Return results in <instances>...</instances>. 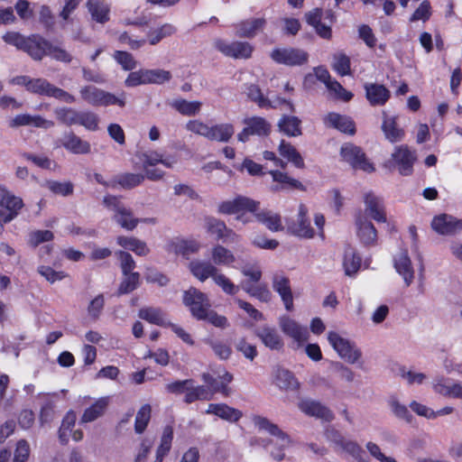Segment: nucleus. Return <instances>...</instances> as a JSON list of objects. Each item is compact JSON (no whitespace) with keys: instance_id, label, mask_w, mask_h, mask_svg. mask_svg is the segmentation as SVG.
<instances>
[{"instance_id":"nucleus-1","label":"nucleus","mask_w":462,"mask_h":462,"mask_svg":"<svg viewBox=\"0 0 462 462\" xmlns=\"http://www.w3.org/2000/svg\"><path fill=\"white\" fill-rule=\"evenodd\" d=\"M251 421L258 432L268 434L267 438H254L251 444L263 448L275 460L284 459L285 450L291 444L290 436L264 416L254 414L251 417Z\"/></svg>"},{"instance_id":"nucleus-2","label":"nucleus","mask_w":462,"mask_h":462,"mask_svg":"<svg viewBox=\"0 0 462 462\" xmlns=\"http://www.w3.org/2000/svg\"><path fill=\"white\" fill-rule=\"evenodd\" d=\"M314 222L317 226L318 232L310 225V220L308 217V208L304 204L299 206L296 219L287 222V230L290 234L304 239H311L316 235L324 238V225L325 217L322 214H316Z\"/></svg>"},{"instance_id":"nucleus-3","label":"nucleus","mask_w":462,"mask_h":462,"mask_svg":"<svg viewBox=\"0 0 462 462\" xmlns=\"http://www.w3.org/2000/svg\"><path fill=\"white\" fill-rule=\"evenodd\" d=\"M103 203L113 212L112 219L123 229L132 231L140 223V218L134 217L132 208L127 207L121 198L107 195L104 197Z\"/></svg>"},{"instance_id":"nucleus-4","label":"nucleus","mask_w":462,"mask_h":462,"mask_svg":"<svg viewBox=\"0 0 462 462\" xmlns=\"http://www.w3.org/2000/svg\"><path fill=\"white\" fill-rule=\"evenodd\" d=\"M79 93L81 98L93 106H108L116 105L120 107H124L125 106L126 95L125 92L116 96L110 92L89 85L81 88Z\"/></svg>"},{"instance_id":"nucleus-5","label":"nucleus","mask_w":462,"mask_h":462,"mask_svg":"<svg viewBox=\"0 0 462 462\" xmlns=\"http://www.w3.org/2000/svg\"><path fill=\"white\" fill-rule=\"evenodd\" d=\"M328 340L341 359L351 365L359 363L362 351L354 342L335 331L328 333Z\"/></svg>"},{"instance_id":"nucleus-6","label":"nucleus","mask_w":462,"mask_h":462,"mask_svg":"<svg viewBox=\"0 0 462 462\" xmlns=\"http://www.w3.org/2000/svg\"><path fill=\"white\" fill-rule=\"evenodd\" d=\"M141 160L145 176L151 180H159L163 178L164 171L153 167L161 163L166 168H172L177 160L173 156H164L157 151H148L142 154Z\"/></svg>"},{"instance_id":"nucleus-7","label":"nucleus","mask_w":462,"mask_h":462,"mask_svg":"<svg viewBox=\"0 0 462 462\" xmlns=\"http://www.w3.org/2000/svg\"><path fill=\"white\" fill-rule=\"evenodd\" d=\"M171 79V73L162 69H139L129 73L125 80V85L134 88L140 85H161Z\"/></svg>"},{"instance_id":"nucleus-8","label":"nucleus","mask_w":462,"mask_h":462,"mask_svg":"<svg viewBox=\"0 0 462 462\" xmlns=\"http://www.w3.org/2000/svg\"><path fill=\"white\" fill-rule=\"evenodd\" d=\"M260 202L247 197L239 196L232 200L223 201L218 205V212L222 214H237L236 219L246 224L250 219L244 211L255 212L259 209Z\"/></svg>"},{"instance_id":"nucleus-9","label":"nucleus","mask_w":462,"mask_h":462,"mask_svg":"<svg viewBox=\"0 0 462 462\" xmlns=\"http://www.w3.org/2000/svg\"><path fill=\"white\" fill-rule=\"evenodd\" d=\"M278 325L282 332L291 338L297 346H302L310 337V332L307 327L300 324L288 315H282L278 319Z\"/></svg>"},{"instance_id":"nucleus-10","label":"nucleus","mask_w":462,"mask_h":462,"mask_svg":"<svg viewBox=\"0 0 462 462\" xmlns=\"http://www.w3.org/2000/svg\"><path fill=\"white\" fill-rule=\"evenodd\" d=\"M183 302L189 307L192 316L198 320L205 317V313L211 308V303L204 292L196 288H190L184 292Z\"/></svg>"},{"instance_id":"nucleus-11","label":"nucleus","mask_w":462,"mask_h":462,"mask_svg":"<svg viewBox=\"0 0 462 462\" xmlns=\"http://www.w3.org/2000/svg\"><path fill=\"white\" fill-rule=\"evenodd\" d=\"M270 57L276 63L291 67L301 66L309 60L307 51L292 47L276 48L272 51Z\"/></svg>"},{"instance_id":"nucleus-12","label":"nucleus","mask_w":462,"mask_h":462,"mask_svg":"<svg viewBox=\"0 0 462 462\" xmlns=\"http://www.w3.org/2000/svg\"><path fill=\"white\" fill-rule=\"evenodd\" d=\"M213 45L216 50L220 51L226 57L234 59H248L253 52V46L246 42H228L222 39L214 41Z\"/></svg>"},{"instance_id":"nucleus-13","label":"nucleus","mask_w":462,"mask_h":462,"mask_svg":"<svg viewBox=\"0 0 462 462\" xmlns=\"http://www.w3.org/2000/svg\"><path fill=\"white\" fill-rule=\"evenodd\" d=\"M342 159L349 163L354 169H359L366 172H372L374 168L367 161L361 148L353 143H345L340 149Z\"/></svg>"},{"instance_id":"nucleus-14","label":"nucleus","mask_w":462,"mask_h":462,"mask_svg":"<svg viewBox=\"0 0 462 462\" xmlns=\"http://www.w3.org/2000/svg\"><path fill=\"white\" fill-rule=\"evenodd\" d=\"M23 207L21 198L0 187V217H3L4 223H9L16 217Z\"/></svg>"},{"instance_id":"nucleus-15","label":"nucleus","mask_w":462,"mask_h":462,"mask_svg":"<svg viewBox=\"0 0 462 462\" xmlns=\"http://www.w3.org/2000/svg\"><path fill=\"white\" fill-rule=\"evenodd\" d=\"M417 160L414 151L406 145H399L392 153V161L400 174L409 176L413 171V164Z\"/></svg>"},{"instance_id":"nucleus-16","label":"nucleus","mask_w":462,"mask_h":462,"mask_svg":"<svg viewBox=\"0 0 462 462\" xmlns=\"http://www.w3.org/2000/svg\"><path fill=\"white\" fill-rule=\"evenodd\" d=\"M356 235L365 246H373L377 241V231L371 221L366 217L358 212L355 217Z\"/></svg>"},{"instance_id":"nucleus-17","label":"nucleus","mask_w":462,"mask_h":462,"mask_svg":"<svg viewBox=\"0 0 462 462\" xmlns=\"http://www.w3.org/2000/svg\"><path fill=\"white\" fill-rule=\"evenodd\" d=\"M365 210L362 212L366 217H370L378 223L386 222V213L383 200L374 192L368 191L364 195Z\"/></svg>"},{"instance_id":"nucleus-18","label":"nucleus","mask_w":462,"mask_h":462,"mask_svg":"<svg viewBox=\"0 0 462 462\" xmlns=\"http://www.w3.org/2000/svg\"><path fill=\"white\" fill-rule=\"evenodd\" d=\"M245 127L237 134L240 142H246L250 135L264 136L271 131V125L263 117L253 116L245 119Z\"/></svg>"},{"instance_id":"nucleus-19","label":"nucleus","mask_w":462,"mask_h":462,"mask_svg":"<svg viewBox=\"0 0 462 462\" xmlns=\"http://www.w3.org/2000/svg\"><path fill=\"white\" fill-rule=\"evenodd\" d=\"M272 285L276 291L288 311L293 310V294L291 288V282L288 277L282 273H274L272 278Z\"/></svg>"},{"instance_id":"nucleus-20","label":"nucleus","mask_w":462,"mask_h":462,"mask_svg":"<svg viewBox=\"0 0 462 462\" xmlns=\"http://www.w3.org/2000/svg\"><path fill=\"white\" fill-rule=\"evenodd\" d=\"M14 85L24 86L25 88L33 94L49 97L52 84L44 79H31L27 76H17L11 79Z\"/></svg>"},{"instance_id":"nucleus-21","label":"nucleus","mask_w":462,"mask_h":462,"mask_svg":"<svg viewBox=\"0 0 462 462\" xmlns=\"http://www.w3.org/2000/svg\"><path fill=\"white\" fill-rule=\"evenodd\" d=\"M434 392L444 397L462 400V383L445 377H437L432 382Z\"/></svg>"},{"instance_id":"nucleus-22","label":"nucleus","mask_w":462,"mask_h":462,"mask_svg":"<svg viewBox=\"0 0 462 462\" xmlns=\"http://www.w3.org/2000/svg\"><path fill=\"white\" fill-rule=\"evenodd\" d=\"M365 97L373 106H382L391 97V92L382 84L366 83L365 85Z\"/></svg>"},{"instance_id":"nucleus-23","label":"nucleus","mask_w":462,"mask_h":462,"mask_svg":"<svg viewBox=\"0 0 462 462\" xmlns=\"http://www.w3.org/2000/svg\"><path fill=\"white\" fill-rule=\"evenodd\" d=\"M11 127L33 126L42 129H50L54 125L51 120H47L39 115L20 114L15 116L9 123Z\"/></svg>"},{"instance_id":"nucleus-24","label":"nucleus","mask_w":462,"mask_h":462,"mask_svg":"<svg viewBox=\"0 0 462 462\" xmlns=\"http://www.w3.org/2000/svg\"><path fill=\"white\" fill-rule=\"evenodd\" d=\"M60 144L73 154H88L91 150V145L88 141L81 139L72 132L63 134Z\"/></svg>"},{"instance_id":"nucleus-25","label":"nucleus","mask_w":462,"mask_h":462,"mask_svg":"<svg viewBox=\"0 0 462 462\" xmlns=\"http://www.w3.org/2000/svg\"><path fill=\"white\" fill-rule=\"evenodd\" d=\"M266 20L263 17L250 18L235 25L236 33L239 37L254 38L265 27Z\"/></svg>"},{"instance_id":"nucleus-26","label":"nucleus","mask_w":462,"mask_h":462,"mask_svg":"<svg viewBox=\"0 0 462 462\" xmlns=\"http://www.w3.org/2000/svg\"><path fill=\"white\" fill-rule=\"evenodd\" d=\"M382 131L384 137L391 143H398L403 140L405 132L401 128L396 122L395 116H389L385 112H383Z\"/></svg>"},{"instance_id":"nucleus-27","label":"nucleus","mask_w":462,"mask_h":462,"mask_svg":"<svg viewBox=\"0 0 462 462\" xmlns=\"http://www.w3.org/2000/svg\"><path fill=\"white\" fill-rule=\"evenodd\" d=\"M86 6L94 22L104 24L109 21L110 5L105 0H88Z\"/></svg>"},{"instance_id":"nucleus-28","label":"nucleus","mask_w":462,"mask_h":462,"mask_svg":"<svg viewBox=\"0 0 462 462\" xmlns=\"http://www.w3.org/2000/svg\"><path fill=\"white\" fill-rule=\"evenodd\" d=\"M256 335L262 343L272 350H281L283 347L281 335L273 327L264 325L258 328Z\"/></svg>"},{"instance_id":"nucleus-29","label":"nucleus","mask_w":462,"mask_h":462,"mask_svg":"<svg viewBox=\"0 0 462 462\" xmlns=\"http://www.w3.org/2000/svg\"><path fill=\"white\" fill-rule=\"evenodd\" d=\"M50 42L37 34L28 36L23 51L27 52L34 60H42L47 55Z\"/></svg>"},{"instance_id":"nucleus-30","label":"nucleus","mask_w":462,"mask_h":462,"mask_svg":"<svg viewBox=\"0 0 462 462\" xmlns=\"http://www.w3.org/2000/svg\"><path fill=\"white\" fill-rule=\"evenodd\" d=\"M394 268L402 277L405 285L410 286L414 280V270L406 251L401 252L394 258Z\"/></svg>"},{"instance_id":"nucleus-31","label":"nucleus","mask_w":462,"mask_h":462,"mask_svg":"<svg viewBox=\"0 0 462 462\" xmlns=\"http://www.w3.org/2000/svg\"><path fill=\"white\" fill-rule=\"evenodd\" d=\"M432 228L441 235H451L462 229V224L451 216L441 215L433 218Z\"/></svg>"},{"instance_id":"nucleus-32","label":"nucleus","mask_w":462,"mask_h":462,"mask_svg":"<svg viewBox=\"0 0 462 462\" xmlns=\"http://www.w3.org/2000/svg\"><path fill=\"white\" fill-rule=\"evenodd\" d=\"M116 244L125 250L132 251L136 255L146 256L150 253L147 244L134 236H118Z\"/></svg>"},{"instance_id":"nucleus-33","label":"nucleus","mask_w":462,"mask_h":462,"mask_svg":"<svg viewBox=\"0 0 462 462\" xmlns=\"http://www.w3.org/2000/svg\"><path fill=\"white\" fill-rule=\"evenodd\" d=\"M200 246L199 242L193 239L174 238L167 245V251L176 254L189 255L197 253Z\"/></svg>"},{"instance_id":"nucleus-34","label":"nucleus","mask_w":462,"mask_h":462,"mask_svg":"<svg viewBox=\"0 0 462 462\" xmlns=\"http://www.w3.org/2000/svg\"><path fill=\"white\" fill-rule=\"evenodd\" d=\"M256 220L265 226L272 232H278L283 229L281 216L269 209L256 210L253 212Z\"/></svg>"},{"instance_id":"nucleus-35","label":"nucleus","mask_w":462,"mask_h":462,"mask_svg":"<svg viewBox=\"0 0 462 462\" xmlns=\"http://www.w3.org/2000/svg\"><path fill=\"white\" fill-rule=\"evenodd\" d=\"M189 270L200 282H204L208 278L213 279L218 272V269L213 263L201 260H194L190 262Z\"/></svg>"},{"instance_id":"nucleus-36","label":"nucleus","mask_w":462,"mask_h":462,"mask_svg":"<svg viewBox=\"0 0 462 462\" xmlns=\"http://www.w3.org/2000/svg\"><path fill=\"white\" fill-rule=\"evenodd\" d=\"M138 317L151 324L161 327H168L171 322L168 320L165 312L160 308L144 307L140 309Z\"/></svg>"},{"instance_id":"nucleus-37","label":"nucleus","mask_w":462,"mask_h":462,"mask_svg":"<svg viewBox=\"0 0 462 462\" xmlns=\"http://www.w3.org/2000/svg\"><path fill=\"white\" fill-rule=\"evenodd\" d=\"M206 412L208 414H214L230 422H236L242 417V412L239 410L224 403H210Z\"/></svg>"},{"instance_id":"nucleus-38","label":"nucleus","mask_w":462,"mask_h":462,"mask_svg":"<svg viewBox=\"0 0 462 462\" xmlns=\"http://www.w3.org/2000/svg\"><path fill=\"white\" fill-rule=\"evenodd\" d=\"M300 407L306 414L315 416L326 421H331L334 419L332 411L319 402L306 401L302 402Z\"/></svg>"},{"instance_id":"nucleus-39","label":"nucleus","mask_w":462,"mask_h":462,"mask_svg":"<svg viewBox=\"0 0 462 462\" xmlns=\"http://www.w3.org/2000/svg\"><path fill=\"white\" fill-rule=\"evenodd\" d=\"M235 134V127L230 123H220L210 125L209 141L227 143Z\"/></svg>"},{"instance_id":"nucleus-40","label":"nucleus","mask_w":462,"mask_h":462,"mask_svg":"<svg viewBox=\"0 0 462 462\" xmlns=\"http://www.w3.org/2000/svg\"><path fill=\"white\" fill-rule=\"evenodd\" d=\"M274 383L282 390H296L300 385L293 374L282 367L274 370Z\"/></svg>"},{"instance_id":"nucleus-41","label":"nucleus","mask_w":462,"mask_h":462,"mask_svg":"<svg viewBox=\"0 0 462 462\" xmlns=\"http://www.w3.org/2000/svg\"><path fill=\"white\" fill-rule=\"evenodd\" d=\"M326 122L342 133L353 134L356 131L354 122L346 116L330 113L327 116Z\"/></svg>"},{"instance_id":"nucleus-42","label":"nucleus","mask_w":462,"mask_h":462,"mask_svg":"<svg viewBox=\"0 0 462 462\" xmlns=\"http://www.w3.org/2000/svg\"><path fill=\"white\" fill-rule=\"evenodd\" d=\"M278 151L282 157L291 162L296 168H304L305 164L302 156L290 143L284 140L281 141Z\"/></svg>"},{"instance_id":"nucleus-43","label":"nucleus","mask_w":462,"mask_h":462,"mask_svg":"<svg viewBox=\"0 0 462 462\" xmlns=\"http://www.w3.org/2000/svg\"><path fill=\"white\" fill-rule=\"evenodd\" d=\"M109 403V397H102L84 411L81 422H91L98 419L105 412Z\"/></svg>"},{"instance_id":"nucleus-44","label":"nucleus","mask_w":462,"mask_h":462,"mask_svg":"<svg viewBox=\"0 0 462 462\" xmlns=\"http://www.w3.org/2000/svg\"><path fill=\"white\" fill-rule=\"evenodd\" d=\"M343 266L345 273L348 276L355 275L361 267V257L356 249L348 246L345 250Z\"/></svg>"},{"instance_id":"nucleus-45","label":"nucleus","mask_w":462,"mask_h":462,"mask_svg":"<svg viewBox=\"0 0 462 462\" xmlns=\"http://www.w3.org/2000/svg\"><path fill=\"white\" fill-rule=\"evenodd\" d=\"M300 120L296 116H284L278 122L280 132L288 136H299L301 134Z\"/></svg>"},{"instance_id":"nucleus-46","label":"nucleus","mask_w":462,"mask_h":462,"mask_svg":"<svg viewBox=\"0 0 462 462\" xmlns=\"http://www.w3.org/2000/svg\"><path fill=\"white\" fill-rule=\"evenodd\" d=\"M243 289L251 297H254L262 302L267 303L272 300V292L264 283L252 284L245 282L243 285Z\"/></svg>"},{"instance_id":"nucleus-47","label":"nucleus","mask_w":462,"mask_h":462,"mask_svg":"<svg viewBox=\"0 0 462 462\" xmlns=\"http://www.w3.org/2000/svg\"><path fill=\"white\" fill-rule=\"evenodd\" d=\"M219 378L221 379V382L217 383L216 379L204 374L205 382L214 393H221L225 396H227L229 394V388L227 385L233 380V375L230 373L224 371L222 374H219Z\"/></svg>"},{"instance_id":"nucleus-48","label":"nucleus","mask_w":462,"mask_h":462,"mask_svg":"<svg viewBox=\"0 0 462 462\" xmlns=\"http://www.w3.org/2000/svg\"><path fill=\"white\" fill-rule=\"evenodd\" d=\"M173 439V430L171 426H166L163 430L161 443L156 450V455L153 462H162L164 457L169 453L171 448Z\"/></svg>"},{"instance_id":"nucleus-49","label":"nucleus","mask_w":462,"mask_h":462,"mask_svg":"<svg viewBox=\"0 0 462 462\" xmlns=\"http://www.w3.org/2000/svg\"><path fill=\"white\" fill-rule=\"evenodd\" d=\"M201 102L188 101L186 99L178 98L171 102V106L183 116H192L200 111Z\"/></svg>"},{"instance_id":"nucleus-50","label":"nucleus","mask_w":462,"mask_h":462,"mask_svg":"<svg viewBox=\"0 0 462 462\" xmlns=\"http://www.w3.org/2000/svg\"><path fill=\"white\" fill-rule=\"evenodd\" d=\"M211 257L215 264L229 266L236 261L234 254L223 245H217L212 248Z\"/></svg>"},{"instance_id":"nucleus-51","label":"nucleus","mask_w":462,"mask_h":462,"mask_svg":"<svg viewBox=\"0 0 462 462\" xmlns=\"http://www.w3.org/2000/svg\"><path fill=\"white\" fill-rule=\"evenodd\" d=\"M215 393L210 388L200 385L193 387L189 385L185 394V402L188 403L193 402L196 400H210Z\"/></svg>"},{"instance_id":"nucleus-52","label":"nucleus","mask_w":462,"mask_h":462,"mask_svg":"<svg viewBox=\"0 0 462 462\" xmlns=\"http://www.w3.org/2000/svg\"><path fill=\"white\" fill-rule=\"evenodd\" d=\"M387 404L395 417L403 420L406 422L411 421L412 415L410 413L408 408L404 404L401 403L395 395H392L388 398Z\"/></svg>"},{"instance_id":"nucleus-53","label":"nucleus","mask_w":462,"mask_h":462,"mask_svg":"<svg viewBox=\"0 0 462 462\" xmlns=\"http://www.w3.org/2000/svg\"><path fill=\"white\" fill-rule=\"evenodd\" d=\"M76 420V413L72 411H68L63 418L59 430V438L61 443L66 444L69 441V437L71 434Z\"/></svg>"},{"instance_id":"nucleus-54","label":"nucleus","mask_w":462,"mask_h":462,"mask_svg":"<svg viewBox=\"0 0 462 462\" xmlns=\"http://www.w3.org/2000/svg\"><path fill=\"white\" fill-rule=\"evenodd\" d=\"M77 125L88 131L96 132L99 129V116L91 111H79Z\"/></svg>"},{"instance_id":"nucleus-55","label":"nucleus","mask_w":462,"mask_h":462,"mask_svg":"<svg viewBox=\"0 0 462 462\" xmlns=\"http://www.w3.org/2000/svg\"><path fill=\"white\" fill-rule=\"evenodd\" d=\"M176 28L171 23H165L159 28L152 30L148 33V41L150 44L155 45L162 39L169 37L175 33Z\"/></svg>"},{"instance_id":"nucleus-56","label":"nucleus","mask_w":462,"mask_h":462,"mask_svg":"<svg viewBox=\"0 0 462 462\" xmlns=\"http://www.w3.org/2000/svg\"><path fill=\"white\" fill-rule=\"evenodd\" d=\"M247 97L254 102H255L260 107H275L276 105L263 97L261 89L256 85H250L246 89Z\"/></svg>"},{"instance_id":"nucleus-57","label":"nucleus","mask_w":462,"mask_h":462,"mask_svg":"<svg viewBox=\"0 0 462 462\" xmlns=\"http://www.w3.org/2000/svg\"><path fill=\"white\" fill-rule=\"evenodd\" d=\"M54 114H55L57 119L60 123H62L68 126L78 124L79 111H77L73 108H69V107L57 108V109H55Z\"/></svg>"},{"instance_id":"nucleus-58","label":"nucleus","mask_w":462,"mask_h":462,"mask_svg":"<svg viewBox=\"0 0 462 462\" xmlns=\"http://www.w3.org/2000/svg\"><path fill=\"white\" fill-rule=\"evenodd\" d=\"M152 408L149 404L143 405L135 417L134 430L141 434L146 429L151 419Z\"/></svg>"},{"instance_id":"nucleus-59","label":"nucleus","mask_w":462,"mask_h":462,"mask_svg":"<svg viewBox=\"0 0 462 462\" xmlns=\"http://www.w3.org/2000/svg\"><path fill=\"white\" fill-rule=\"evenodd\" d=\"M44 186L52 193L63 197L72 194L74 190V186L70 181L47 180Z\"/></svg>"},{"instance_id":"nucleus-60","label":"nucleus","mask_w":462,"mask_h":462,"mask_svg":"<svg viewBox=\"0 0 462 462\" xmlns=\"http://www.w3.org/2000/svg\"><path fill=\"white\" fill-rule=\"evenodd\" d=\"M144 175L140 173H124L117 176V183L124 189H133L144 180Z\"/></svg>"},{"instance_id":"nucleus-61","label":"nucleus","mask_w":462,"mask_h":462,"mask_svg":"<svg viewBox=\"0 0 462 462\" xmlns=\"http://www.w3.org/2000/svg\"><path fill=\"white\" fill-rule=\"evenodd\" d=\"M205 228L208 233L215 235L217 239L221 240V238H224L227 227L223 221L215 217H208L205 221Z\"/></svg>"},{"instance_id":"nucleus-62","label":"nucleus","mask_w":462,"mask_h":462,"mask_svg":"<svg viewBox=\"0 0 462 462\" xmlns=\"http://www.w3.org/2000/svg\"><path fill=\"white\" fill-rule=\"evenodd\" d=\"M124 279L120 283L118 288V294H127L134 290H135L140 282V274L138 273H127V275H124Z\"/></svg>"},{"instance_id":"nucleus-63","label":"nucleus","mask_w":462,"mask_h":462,"mask_svg":"<svg viewBox=\"0 0 462 462\" xmlns=\"http://www.w3.org/2000/svg\"><path fill=\"white\" fill-rule=\"evenodd\" d=\"M401 378L406 381L409 385L422 384L427 380V375L420 372L414 370H407L405 367H401L398 371Z\"/></svg>"},{"instance_id":"nucleus-64","label":"nucleus","mask_w":462,"mask_h":462,"mask_svg":"<svg viewBox=\"0 0 462 462\" xmlns=\"http://www.w3.org/2000/svg\"><path fill=\"white\" fill-rule=\"evenodd\" d=\"M54 235L50 230H34L28 236V244L32 247H37L44 242L51 241Z\"/></svg>"}]
</instances>
